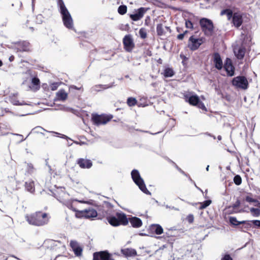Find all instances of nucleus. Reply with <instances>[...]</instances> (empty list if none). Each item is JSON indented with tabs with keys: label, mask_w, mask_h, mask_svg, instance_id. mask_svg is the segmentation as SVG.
Returning <instances> with one entry per match:
<instances>
[{
	"label": "nucleus",
	"mask_w": 260,
	"mask_h": 260,
	"mask_svg": "<svg viewBox=\"0 0 260 260\" xmlns=\"http://www.w3.org/2000/svg\"><path fill=\"white\" fill-rule=\"evenodd\" d=\"M175 74V72L172 68H166L164 70V76L166 78L172 77Z\"/></svg>",
	"instance_id": "obj_29"
},
{
	"label": "nucleus",
	"mask_w": 260,
	"mask_h": 260,
	"mask_svg": "<svg viewBox=\"0 0 260 260\" xmlns=\"http://www.w3.org/2000/svg\"><path fill=\"white\" fill-rule=\"evenodd\" d=\"M163 231L162 226L158 224H152L148 229L149 234H155L156 235L161 234Z\"/></svg>",
	"instance_id": "obj_20"
},
{
	"label": "nucleus",
	"mask_w": 260,
	"mask_h": 260,
	"mask_svg": "<svg viewBox=\"0 0 260 260\" xmlns=\"http://www.w3.org/2000/svg\"><path fill=\"white\" fill-rule=\"evenodd\" d=\"M180 57L183 60L186 61L187 60L188 58L185 55H184L183 53H181L180 54Z\"/></svg>",
	"instance_id": "obj_58"
},
{
	"label": "nucleus",
	"mask_w": 260,
	"mask_h": 260,
	"mask_svg": "<svg viewBox=\"0 0 260 260\" xmlns=\"http://www.w3.org/2000/svg\"><path fill=\"white\" fill-rule=\"evenodd\" d=\"M251 226H252L251 220H247L246 223H245L244 225L241 226V231H242V232H245V231L244 230H248Z\"/></svg>",
	"instance_id": "obj_36"
},
{
	"label": "nucleus",
	"mask_w": 260,
	"mask_h": 260,
	"mask_svg": "<svg viewBox=\"0 0 260 260\" xmlns=\"http://www.w3.org/2000/svg\"><path fill=\"white\" fill-rule=\"evenodd\" d=\"M40 130L45 131V129L43 127H42L41 126H36V127H35V128L32 129V130L30 132V133H29L28 134V135L26 136V137L25 139H23V136L22 135L17 134H16L15 135L21 137L22 139H21L20 142H22L24 140H25L28 137V136L29 135V134L31 133H39Z\"/></svg>",
	"instance_id": "obj_28"
},
{
	"label": "nucleus",
	"mask_w": 260,
	"mask_h": 260,
	"mask_svg": "<svg viewBox=\"0 0 260 260\" xmlns=\"http://www.w3.org/2000/svg\"><path fill=\"white\" fill-rule=\"evenodd\" d=\"M166 207L167 208H170V209H174V210H177V211L178 210V209H177V208H175V207H173V206L171 207V206H168V205H166Z\"/></svg>",
	"instance_id": "obj_62"
},
{
	"label": "nucleus",
	"mask_w": 260,
	"mask_h": 260,
	"mask_svg": "<svg viewBox=\"0 0 260 260\" xmlns=\"http://www.w3.org/2000/svg\"><path fill=\"white\" fill-rule=\"evenodd\" d=\"M59 109L65 112H71L74 114H75V112H76V111L73 108L66 107L64 105H61Z\"/></svg>",
	"instance_id": "obj_35"
},
{
	"label": "nucleus",
	"mask_w": 260,
	"mask_h": 260,
	"mask_svg": "<svg viewBox=\"0 0 260 260\" xmlns=\"http://www.w3.org/2000/svg\"><path fill=\"white\" fill-rule=\"evenodd\" d=\"M139 34L141 39H144L147 37V32L144 28H141L139 30Z\"/></svg>",
	"instance_id": "obj_40"
},
{
	"label": "nucleus",
	"mask_w": 260,
	"mask_h": 260,
	"mask_svg": "<svg viewBox=\"0 0 260 260\" xmlns=\"http://www.w3.org/2000/svg\"><path fill=\"white\" fill-rule=\"evenodd\" d=\"M34 167L32 164L28 163L27 165V172L29 174H31L34 171Z\"/></svg>",
	"instance_id": "obj_47"
},
{
	"label": "nucleus",
	"mask_w": 260,
	"mask_h": 260,
	"mask_svg": "<svg viewBox=\"0 0 260 260\" xmlns=\"http://www.w3.org/2000/svg\"><path fill=\"white\" fill-rule=\"evenodd\" d=\"M128 220L132 226L134 228H139L142 225V220L140 218L136 216H132L128 218Z\"/></svg>",
	"instance_id": "obj_22"
},
{
	"label": "nucleus",
	"mask_w": 260,
	"mask_h": 260,
	"mask_svg": "<svg viewBox=\"0 0 260 260\" xmlns=\"http://www.w3.org/2000/svg\"><path fill=\"white\" fill-rule=\"evenodd\" d=\"M164 28H165V30L167 31V32H169V34H170L171 32V29L170 27L165 26Z\"/></svg>",
	"instance_id": "obj_60"
},
{
	"label": "nucleus",
	"mask_w": 260,
	"mask_h": 260,
	"mask_svg": "<svg viewBox=\"0 0 260 260\" xmlns=\"http://www.w3.org/2000/svg\"><path fill=\"white\" fill-rule=\"evenodd\" d=\"M44 21V17L41 14H39L36 17V22L38 24H42Z\"/></svg>",
	"instance_id": "obj_46"
},
{
	"label": "nucleus",
	"mask_w": 260,
	"mask_h": 260,
	"mask_svg": "<svg viewBox=\"0 0 260 260\" xmlns=\"http://www.w3.org/2000/svg\"><path fill=\"white\" fill-rule=\"evenodd\" d=\"M223 67L224 68L228 76L232 77L234 76L235 68L234 66L232 60L231 58L229 57L226 58Z\"/></svg>",
	"instance_id": "obj_13"
},
{
	"label": "nucleus",
	"mask_w": 260,
	"mask_h": 260,
	"mask_svg": "<svg viewBox=\"0 0 260 260\" xmlns=\"http://www.w3.org/2000/svg\"><path fill=\"white\" fill-rule=\"evenodd\" d=\"M83 216L86 218L95 217L98 215V213L96 210L92 208H89L88 209H85L81 212Z\"/></svg>",
	"instance_id": "obj_19"
},
{
	"label": "nucleus",
	"mask_w": 260,
	"mask_h": 260,
	"mask_svg": "<svg viewBox=\"0 0 260 260\" xmlns=\"http://www.w3.org/2000/svg\"><path fill=\"white\" fill-rule=\"evenodd\" d=\"M185 101L188 102L190 105L197 106L198 108L201 109L205 111H207V108L204 103L200 100L199 97L196 95H185Z\"/></svg>",
	"instance_id": "obj_7"
},
{
	"label": "nucleus",
	"mask_w": 260,
	"mask_h": 260,
	"mask_svg": "<svg viewBox=\"0 0 260 260\" xmlns=\"http://www.w3.org/2000/svg\"><path fill=\"white\" fill-rule=\"evenodd\" d=\"M127 8L126 5H122L119 6L118 8L117 12L121 15H123L127 12Z\"/></svg>",
	"instance_id": "obj_30"
},
{
	"label": "nucleus",
	"mask_w": 260,
	"mask_h": 260,
	"mask_svg": "<svg viewBox=\"0 0 260 260\" xmlns=\"http://www.w3.org/2000/svg\"><path fill=\"white\" fill-rule=\"evenodd\" d=\"M114 86V83L113 82L108 85L98 84L92 86L90 89V92L93 94H96L98 92L103 91L104 89L111 88Z\"/></svg>",
	"instance_id": "obj_15"
},
{
	"label": "nucleus",
	"mask_w": 260,
	"mask_h": 260,
	"mask_svg": "<svg viewBox=\"0 0 260 260\" xmlns=\"http://www.w3.org/2000/svg\"><path fill=\"white\" fill-rule=\"evenodd\" d=\"M57 7L62 17V22L64 26L69 29L74 28L73 20L72 17L67 8L63 0H57Z\"/></svg>",
	"instance_id": "obj_2"
},
{
	"label": "nucleus",
	"mask_w": 260,
	"mask_h": 260,
	"mask_svg": "<svg viewBox=\"0 0 260 260\" xmlns=\"http://www.w3.org/2000/svg\"><path fill=\"white\" fill-rule=\"evenodd\" d=\"M245 48L241 45L239 47H235L234 48V53L238 59H242L245 56Z\"/></svg>",
	"instance_id": "obj_17"
},
{
	"label": "nucleus",
	"mask_w": 260,
	"mask_h": 260,
	"mask_svg": "<svg viewBox=\"0 0 260 260\" xmlns=\"http://www.w3.org/2000/svg\"><path fill=\"white\" fill-rule=\"evenodd\" d=\"M242 16L237 12L234 13V15L232 19V22L233 25L237 28L239 27L243 23Z\"/></svg>",
	"instance_id": "obj_21"
},
{
	"label": "nucleus",
	"mask_w": 260,
	"mask_h": 260,
	"mask_svg": "<svg viewBox=\"0 0 260 260\" xmlns=\"http://www.w3.org/2000/svg\"><path fill=\"white\" fill-rule=\"evenodd\" d=\"M231 83L236 88L243 90L247 89L249 87V83L247 78L242 75L233 78Z\"/></svg>",
	"instance_id": "obj_6"
},
{
	"label": "nucleus",
	"mask_w": 260,
	"mask_h": 260,
	"mask_svg": "<svg viewBox=\"0 0 260 260\" xmlns=\"http://www.w3.org/2000/svg\"><path fill=\"white\" fill-rule=\"evenodd\" d=\"M221 260H233L229 254H225Z\"/></svg>",
	"instance_id": "obj_55"
},
{
	"label": "nucleus",
	"mask_w": 260,
	"mask_h": 260,
	"mask_svg": "<svg viewBox=\"0 0 260 260\" xmlns=\"http://www.w3.org/2000/svg\"><path fill=\"white\" fill-rule=\"evenodd\" d=\"M132 178L134 183L139 187V189L144 193L151 195V192L147 189L144 181L141 177L138 170L134 169L131 172Z\"/></svg>",
	"instance_id": "obj_4"
},
{
	"label": "nucleus",
	"mask_w": 260,
	"mask_h": 260,
	"mask_svg": "<svg viewBox=\"0 0 260 260\" xmlns=\"http://www.w3.org/2000/svg\"><path fill=\"white\" fill-rule=\"evenodd\" d=\"M126 103L129 107H132L137 104V101L135 98L129 97L127 99Z\"/></svg>",
	"instance_id": "obj_33"
},
{
	"label": "nucleus",
	"mask_w": 260,
	"mask_h": 260,
	"mask_svg": "<svg viewBox=\"0 0 260 260\" xmlns=\"http://www.w3.org/2000/svg\"><path fill=\"white\" fill-rule=\"evenodd\" d=\"M25 218L29 224L40 226L47 224L49 221L50 217L46 213L37 211L30 215H26Z\"/></svg>",
	"instance_id": "obj_1"
},
{
	"label": "nucleus",
	"mask_w": 260,
	"mask_h": 260,
	"mask_svg": "<svg viewBox=\"0 0 260 260\" xmlns=\"http://www.w3.org/2000/svg\"><path fill=\"white\" fill-rule=\"evenodd\" d=\"M156 32L158 36H166L167 31L165 30L163 25L161 23L157 24L156 26Z\"/></svg>",
	"instance_id": "obj_27"
},
{
	"label": "nucleus",
	"mask_w": 260,
	"mask_h": 260,
	"mask_svg": "<svg viewBox=\"0 0 260 260\" xmlns=\"http://www.w3.org/2000/svg\"><path fill=\"white\" fill-rule=\"evenodd\" d=\"M174 166L177 169V170L181 173L182 175L184 176H188V174L186 173L184 171H183L180 168H179L176 163H174Z\"/></svg>",
	"instance_id": "obj_50"
},
{
	"label": "nucleus",
	"mask_w": 260,
	"mask_h": 260,
	"mask_svg": "<svg viewBox=\"0 0 260 260\" xmlns=\"http://www.w3.org/2000/svg\"><path fill=\"white\" fill-rule=\"evenodd\" d=\"M73 250L76 256H79L81 255L83 250L82 248L80 246H79L75 248V249Z\"/></svg>",
	"instance_id": "obj_41"
},
{
	"label": "nucleus",
	"mask_w": 260,
	"mask_h": 260,
	"mask_svg": "<svg viewBox=\"0 0 260 260\" xmlns=\"http://www.w3.org/2000/svg\"><path fill=\"white\" fill-rule=\"evenodd\" d=\"M70 244L73 250H74L76 247L79 246L77 242L76 241L71 240Z\"/></svg>",
	"instance_id": "obj_51"
},
{
	"label": "nucleus",
	"mask_w": 260,
	"mask_h": 260,
	"mask_svg": "<svg viewBox=\"0 0 260 260\" xmlns=\"http://www.w3.org/2000/svg\"><path fill=\"white\" fill-rule=\"evenodd\" d=\"M82 89V87H77L75 85H72L69 87L70 93L73 92L74 90H81Z\"/></svg>",
	"instance_id": "obj_52"
},
{
	"label": "nucleus",
	"mask_w": 260,
	"mask_h": 260,
	"mask_svg": "<svg viewBox=\"0 0 260 260\" xmlns=\"http://www.w3.org/2000/svg\"><path fill=\"white\" fill-rule=\"evenodd\" d=\"M229 221L230 223L234 225L238 226L237 223H238L239 221L237 219L236 217L231 216L229 217Z\"/></svg>",
	"instance_id": "obj_42"
},
{
	"label": "nucleus",
	"mask_w": 260,
	"mask_h": 260,
	"mask_svg": "<svg viewBox=\"0 0 260 260\" xmlns=\"http://www.w3.org/2000/svg\"><path fill=\"white\" fill-rule=\"evenodd\" d=\"M59 85L57 82H54L51 84L50 87L52 90H55L57 89Z\"/></svg>",
	"instance_id": "obj_53"
},
{
	"label": "nucleus",
	"mask_w": 260,
	"mask_h": 260,
	"mask_svg": "<svg viewBox=\"0 0 260 260\" xmlns=\"http://www.w3.org/2000/svg\"><path fill=\"white\" fill-rule=\"evenodd\" d=\"M187 220L189 223H192L193 222L194 220V217L192 214H189L187 216L186 218Z\"/></svg>",
	"instance_id": "obj_54"
},
{
	"label": "nucleus",
	"mask_w": 260,
	"mask_h": 260,
	"mask_svg": "<svg viewBox=\"0 0 260 260\" xmlns=\"http://www.w3.org/2000/svg\"><path fill=\"white\" fill-rule=\"evenodd\" d=\"M227 12L228 13H226V15L227 16L228 20H232V19L233 18V17L234 15V13H233V11L230 9H229Z\"/></svg>",
	"instance_id": "obj_45"
},
{
	"label": "nucleus",
	"mask_w": 260,
	"mask_h": 260,
	"mask_svg": "<svg viewBox=\"0 0 260 260\" xmlns=\"http://www.w3.org/2000/svg\"><path fill=\"white\" fill-rule=\"evenodd\" d=\"M93 260H115L107 250L95 252L93 254Z\"/></svg>",
	"instance_id": "obj_12"
},
{
	"label": "nucleus",
	"mask_w": 260,
	"mask_h": 260,
	"mask_svg": "<svg viewBox=\"0 0 260 260\" xmlns=\"http://www.w3.org/2000/svg\"><path fill=\"white\" fill-rule=\"evenodd\" d=\"M184 34L180 33L177 36V39L182 40L184 38Z\"/></svg>",
	"instance_id": "obj_57"
},
{
	"label": "nucleus",
	"mask_w": 260,
	"mask_h": 260,
	"mask_svg": "<svg viewBox=\"0 0 260 260\" xmlns=\"http://www.w3.org/2000/svg\"><path fill=\"white\" fill-rule=\"evenodd\" d=\"M124 49L126 52H130L135 47V43L131 35H126L123 38Z\"/></svg>",
	"instance_id": "obj_11"
},
{
	"label": "nucleus",
	"mask_w": 260,
	"mask_h": 260,
	"mask_svg": "<svg viewBox=\"0 0 260 260\" xmlns=\"http://www.w3.org/2000/svg\"><path fill=\"white\" fill-rule=\"evenodd\" d=\"M56 96L58 100L64 101L68 98V93L63 89H60L56 93Z\"/></svg>",
	"instance_id": "obj_26"
},
{
	"label": "nucleus",
	"mask_w": 260,
	"mask_h": 260,
	"mask_svg": "<svg viewBox=\"0 0 260 260\" xmlns=\"http://www.w3.org/2000/svg\"><path fill=\"white\" fill-rule=\"evenodd\" d=\"M30 44L26 41L18 43L17 46V52H27L29 51Z\"/></svg>",
	"instance_id": "obj_23"
},
{
	"label": "nucleus",
	"mask_w": 260,
	"mask_h": 260,
	"mask_svg": "<svg viewBox=\"0 0 260 260\" xmlns=\"http://www.w3.org/2000/svg\"><path fill=\"white\" fill-rule=\"evenodd\" d=\"M247 220H243V221H239L238 223H237L238 225L240 224H243V225H244L245 223H246Z\"/></svg>",
	"instance_id": "obj_61"
},
{
	"label": "nucleus",
	"mask_w": 260,
	"mask_h": 260,
	"mask_svg": "<svg viewBox=\"0 0 260 260\" xmlns=\"http://www.w3.org/2000/svg\"><path fill=\"white\" fill-rule=\"evenodd\" d=\"M77 164L82 169H89L92 166L91 160L80 158L77 159Z\"/></svg>",
	"instance_id": "obj_18"
},
{
	"label": "nucleus",
	"mask_w": 260,
	"mask_h": 260,
	"mask_svg": "<svg viewBox=\"0 0 260 260\" xmlns=\"http://www.w3.org/2000/svg\"><path fill=\"white\" fill-rule=\"evenodd\" d=\"M253 228H259L260 227V220L255 219L251 220Z\"/></svg>",
	"instance_id": "obj_44"
},
{
	"label": "nucleus",
	"mask_w": 260,
	"mask_h": 260,
	"mask_svg": "<svg viewBox=\"0 0 260 260\" xmlns=\"http://www.w3.org/2000/svg\"><path fill=\"white\" fill-rule=\"evenodd\" d=\"M14 56L13 55H11L9 57V60L10 61H13L14 60Z\"/></svg>",
	"instance_id": "obj_64"
},
{
	"label": "nucleus",
	"mask_w": 260,
	"mask_h": 260,
	"mask_svg": "<svg viewBox=\"0 0 260 260\" xmlns=\"http://www.w3.org/2000/svg\"><path fill=\"white\" fill-rule=\"evenodd\" d=\"M211 203L212 201L211 200H205L203 202H199L201 205L199 209L200 210L204 209L209 206Z\"/></svg>",
	"instance_id": "obj_31"
},
{
	"label": "nucleus",
	"mask_w": 260,
	"mask_h": 260,
	"mask_svg": "<svg viewBox=\"0 0 260 260\" xmlns=\"http://www.w3.org/2000/svg\"><path fill=\"white\" fill-rule=\"evenodd\" d=\"M185 26L187 28L193 29V25L192 22L189 20H185Z\"/></svg>",
	"instance_id": "obj_49"
},
{
	"label": "nucleus",
	"mask_w": 260,
	"mask_h": 260,
	"mask_svg": "<svg viewBox=\"0 0 260 260\" xmlns=\"http://www.w3.org/2000/svg\"><path fill=\"white\" fill-rule=\"evenodd\" d=\"M11 103L14 105H17V106H21V105H29L28 104L25 103L24 102H19V101L15 98L12 99Z\"/></svg>",
	"instance_id": "obj_38"
},
{
	"label": "nucleus",
	"mask_w": 260,
	"mask_h": 260,
	"mask_svg": "<svg viewBox=\"0 0 260 260\" xmlns=\"http://www.w3.org/2000/svg\"><path fill=\"white\" fill-rule=\"evenodd\" d=\"M199 22L202 30L206 36L212 35L214 27L211 20L207 18H202Z\"/></svg>",
	"instance_id": "obj_5"
},
{
	"label": "nucleus",
	"mask_w": 260,
	"mask_h": 260,
	"mask_svg": "<svg viewBox=\"0 0 260 260\" xmlns=\"http://www.w3.org/2000/svg\"><path fill=\"white\" fill-rule=\"evenodd\" d=\"M228 10H229V9H228V8L222 10L220 12V15H226V13H228L227 11H228Z\"/></svg>",
	"instance_id": "obj_59"
},
{
	"label": "nucleus",
	"mask_w": 260,
	"mask_h": 260,
	"mask_svg": "<svg viewBox=\"0 0 260 260\" xmlns=\"http://www.w3.org/2000/svg\"><path fill=\"white\" fill-rule=\"evenodd\" d=\"M73 201H77L80 203H82V202L81 201H79L77 199H75L73 200H60V203H62L63 205L67 206L69 209L72 210L73 211H76L75 209H74L73 207L72 202Z\"/></svg>",
	"instance_id": "obj_25"
},
{
	"label": "nucleus",
	"mask_w": 260,
	"mask_h": 260,
	"mask_svg": "<svg viewBox=\"0 0 260 260\" xmlns=\"http://www.w3.org/2000/svg\"><path fill=\"white\" fill-rule=\"evenodd\" d=\"M25 188L27 191L30 192L35 191L34 185L32 182H25Z\"/></svg>",
	"instance_id": "obj_37"
},
{
	"label": "nucleus",
	"mask_w": 260,
	"mask_h": 260,
	"mask_svg": "<svg viewBox=\"0 0 260 260\" xmlns=\"http://www.w3.org/2000/svg\"><path fill=\"white\" fill-rule=\"evenodd\" d=\"M244 212L248 213V211H247V210H245L244 209H240L238 211H233V212H231L230 213H244Z\"/></svg>",
	"instance_id": "obj_56"
},
{
	"label": "nucleus",
	"mask_w": 260,
	"mask_h": 260,
	"mask_svg": "<svg viewBox=\"0 0 260 260\" xmlns=\"http://www.w3.org/2000/svg\"><path fill=\"white\" fill-rule=\"evenodd\" d=\"M245 201L249 203H257L259 202L257 200L253 199L249 196H246L245 197Z\"/></svg>",
	"instance_id": "obj_48"
},
{
	"label": "nucleus",
	"mask_w": 260,
	"mask_h": 260,
	"mask_svg": "<svg viewBox=\"0 0 260 260\" xmlns=\"http://www.w3.org/2000/svg\"><path fill=\"white\" fill-rule=\"evenodd\" d=\"M203 43V38H196L194 36H191L189 38L187 46L191 51H194L197 50Z\"/></svg>",
	"instance_id": "obj_9"
},
{
	"label": "nucleus",
	"mask_w": 260,
	"mask_h": 260,
	"mask_svg": "<svg viewBox=\"0 0 260 260\" xmlns=\"http://www.w3.org/2000/svg\"><path fill=\"white\" fill-rule=\"evenodd\" d=\"M240 204H241L240 201L239 199H237L234 204H233L232 205L229 206L227 207V208L230 209V208H232L235 209L237 208L238 207H239L240 206Z\"/></svg>",
	"instance_id": "obj_43"
},
{
	"label": "nucleus",
	"mask_w": 260,
	"mask_h": 260,
	"mask_svg": "<svg viewBox=\"0 0 260 260\" xmlns=\"http://www.w3.org/2000/svg\"><path fill=\"white\" fill-rule=\"evenodd\" d=\"M121 253L125 257H133L137 255L136 250L131 248L121 249Z\"/></svg>",
	"instance_id": "obj_24"
},
{
	"label": "nucleus",
	"mask_w": 260,
	"mask_h": 260,
	"mask_svg": "<svg viewBox=\"0 0 260 260\" xmlns=\"http://www.w3.org/2000/svg\"><path fill=\"white\" fill-rule=\"evenodd\" d=\"M113 117L111 115H98V114H92V121L93 123L96 125H100L101 124H105L109 122Z\"/></svg>",
	"instance_id": "obj_8"
},
{
	"label": "nucleus",
	"mask_w": 260,
	"mask_h": 260,
	"mask_svg": "<svg viewBox=\"0 0 260 260\" xmlns=\"http://www.w3.org/2000/svg\"><path fill=\"white\" fill-rule=\"evenodd\" d=\"M213 61L215 68L218 70H221L223 67L222 60L218 52H215L213 55Z\"/></svg>",
	"instance_id": "obj_16"
},
{
	"label": "nucleus",
	"mask_w": 260,
	"mask_h": 260,
	"mask_svg": "<svg viewBox=\"0 0 260 260\" xmlns=\"http://www.w3.org/2000/svg\"><path fill=\"white\" fill-rule=\"evenodd\" d=\"M31 83L33 85L36 86L37 89L40 88V81L37 77H32L31 78Z\"/></svg>",
	"instance_id": "obj_34"
},
{
	"label": "nucleus",
	"mask_w": 260,
	"mask_h": 260,
	"mask_svg": "<svg viewBox=\"0 0 260 260\" xmlns=\"http://www.w3.org/2000/svg\"><path fill=\"white\" fill-rule=\"evenodd\" d=\"M234 182L237 185H240L242 183V178L239 175H236L234 177Z\"/></svg>",
	"instance_id": "obj_39"
},
{
	"label": "nucleus",
	"mask_w": 260,
	"mask_h": 260,
	"mask_svg": "<svg viewBox=\"0 0 260 260\" xmlns=\"http://www.w3.org/2000/svg\"><path fill=\"white\" fill-rule=\"evenodd\" d=\"M74 142L77 144H79L80 145H82L85 143V142H82V141H81V142L74 141Z\"/></svg>",
	"instance_id": "obj_63"
},
{
	"label": "nucleus",
	"mask_w": 260,
	"mask_h": 260,
	"mask_svg": "<svg viewBox=\"0 0 260 260\" xmlns=\"http://www.w3.org/2000/svg\"><path fill=\"white\" fill-rule=\"evenodd\" d=\"M250 211L253 217H258L260 216V209L252 207L250 208Z\"/></svg>",
	"instance_id": "obj_32"
},
{
	"label": "nucleus",
	"mask_w": 260,
	"mask_h": 260,
	"mask_svg": "<svg viewBox=\"0 0 260 260\" xmlns=\"http://www.w3.org/2000/svg\"><path fill=\"white\" fill-rule=\"evenodd\" d=\"M106 219L109 224L113 226H118L120 225H126L128 223L126 215L122 212H117L115 216H108Z\"/></svg>",
	"instance_id": "obj_3"
},
{
	"label": "nucleus",
	"mask_w": 260,
	"mask_h": 260,
	"mask_svg": "<svg viewBox=\"0 0 260 260\" xmlns=\"http://www.w3.org/2000/svg\"><path fill=\"white\" fill-rule=\"evenodd\" d=\"M63 245L60 241H55L53 240H48L45 241L44 245L41 248H47L50 250L56 251L60 247H62Z\"/></svg>",
	"instance_id": "obj_10"
},
{
	"label": "nucleus",
	"mask_w": 260,
	"mask_h": 260,
	"mask_svg": "<svg viewBox=\"0 0 260 260\" xmlns=\"http://www.w3.org/2000/svg\"><path fill=\"white\" fill-rule=\"evenodd\" d=\"M148 8L141 7L136 10L134 14L129 15L130 18L134 21H137L143 18L144 14L148 11Z\"/></svg>",
	"instance_id": "obj_14"
}]
</instances>
